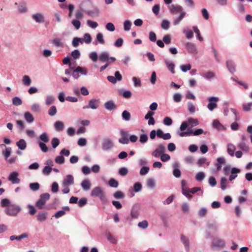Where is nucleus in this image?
Wrapping results in <instances>:
<instances>
[{
	"mask_svg": "<svg viewBox=\"0 0 252 252\" xmlns=\"http://www.w3.org/2000/svg\"><path fill=\"white\" fill-rule=\"evenodd\" d=\"M83 39L84 40L87 44H89L92 41V37L89 33H87L84 34Z\"/></svg>",
	"mask_w": 252,
	"mask_h": 252,
	"instance_id": "obj_53",
	"label": "nucleus"
},
{
	"mask_svg": "<svg viewBox=\"0 0 252 252\" xmlns=\"http://www.w3.org/2000/svg\"><path fill=\"white\" fill-rule=\"evenodd\" d=\"M23 82L24 85L29 86L31 84V80L28 75H24L23 78Z\"/></svg>",
	"mask_w": 252,
	"mask_h": 252,
	"instance_id": "obj_38",
	"label": "nucleus"
},
{
	"mask_svg": "<svg viewBox=\"0 0 252 252\" xmlns=\"http://www.w3.org/2000/svg\"><path fill=\"white\" fill-rule=\"evenodd\" d=\"M39 187V184L38 183H33L30 184V189L33 191L38 190Z\"/></svg>",
	"mask_w": 252,
	"mask_h": 252,
	"instance_id": "obj_47",
	"label": "nucleus"
},
{
	"mask_svg": "<svg viewBox=\"0 0 252 252\" xmlns=\"http://www.w3.org/2000/svg\"><path fill=\"white\" fill-rule=\"evenodd\" d=\"M109 184L111 187L117 188L118 186V182L114 179H111L109 181Z\"/></svg>",
	"mask_w": 252,
	"mask_h": 252,
	"instance_id": "obj_58",
	"label": "nucleus"
},
{
	"mask_svg": "<svg viewBox=\"0 0 252 252\" xmlns=\"http://www.w3.org/2000/svg\"><path fill=\"white\" fill-rule=\"evenodd\" d=\"M39 138L40 140L44 143H47L49 141V137L48 134L46 132L43 133L40 135Z\"/></svg>",
	"mask_w": 252,
	"mask_h": 252,
	"instance_id": "obj_35",
	"label": "nucleus"
},
{
	"mask_svg": "<svg viewBox=\"0 0 252 252\" xmlns=\"http://www.w3.org/2000/svg\"><path fill=\"white\" fill-rule=\"evenodd\" d=\"M114 196L116 199H122L124 197V194L121 191H117L114 194Z\"/></svg>",
	"mask_w": 252,
	"mask_h": 252,
	"instance_id": "obj_49",
	"label": "nucleus"
},
{
	"mask_svg": "<svg viewBox=\"0 0 252 252\" xmlns=\"http://www.w3.org/2000/svg\"><path fill=\"white\" fill-rule=\"evenodd\" d=\"M186 48L190 53H196V49L195 45L191 43L188 42L186 45Z\"/></svg>",
	"mask_w": 252,
	"mask_h": 252,
	"instance_id": "obj_16",
	"label": "nucleus"
},
{
	"mask_svg": "<svg viewBox=\"0 0 252 252\" xmlns=\"http://www.w3.org/2000/svg\"><path fill=\"white\" fill-rule=\"evenodd\" d=\"M32 18L37 23H43L44 22V17L41 13L32 15Z\"/></svg>",
	"mask_w": 252,
	"mask_h": 252,
	"instance_id": "obj_15",
	"label": "nucleus"
},
{
	"mask_svg": "<svg viewBox=\"0 0 252 252\" xmlns=\"http://www.w3.org/2000/svg\"><path fill=\"white\" fill-rule=\"evenodd\" d=\"M170 23L166 20H164L161 23V27L165 30H167L169 28Z\"/></svg>",
	"mask_w": 252,
	"mask_h": 252,
	"instance_id": "obj_61",
	"label": "nucleus"
},
{
	"mask_svg": "<svg viewBox=\"0 0 252 252\" xmlns=\"http://www.w3.org/2000/svg\"><path fill=\"white\" fill-rule=\"evenodd\" d=\"M147 185L149 188H153L155 186V182L154 179L152 178L148 179L147 180Z\"/></svg>",
	"mask_w": 252,
	"mask_h": 252,
	"instance_id": "obj_50",
	"label": "nucleus"
},
{
	"mask_svg": "<svg viewBox=\"0 0 252 252\" xmlns=\"http://www.w3.org/2000/svg\"><path fill=\"white\" fill-rule=\"evenodd\" d=\"M238 147L244 152H248L249 150V146L244 142H241L239 143Z\"/></svg>",
	"mask_w": 252,
	"mask_h": 252,
	"instance_id": "obj_33",
	"label": "nucleus"
},
{
	"mask_svg": "<svg viewBox=\"0 0 252 252\" xmlns=\"http://www.w3.org/2000/svg\"><path fill=\"white\" fill-rule=\"evenodd\" d=\"M50 196V194L48 193L41 194L40 196L39 199L36 203V207L39 209L44 208L46 202L49 199Z\"/></svg>",
	"mask_w": 252,
	"mask_h": 252,
	"instance_id": "obj_4",
	"label": "nucleus"
},
{
	"mask_svg": "<svg viewBox=\"0 0 252 252\" xmlns=\"http://www.w3.org/2000/svg\"><path fill=\"white\" fill-rule=\"evenodd\" d=\"M18 11L20 13H25L28 11L26 2H22L19 4Z\"/></svg>",
	"mask_w": 252,
	"mask_h": 252,
	"instance_id": "obj_29",
	"label": "nucleus"
},
{
	"mask_svg": "<svg viewBox=\"0 0 252 252\" xmlns=\"http://www.w3.org/2000/svg\"><path fill=\"white\" fill-rule=\"evenodd\" d=\"M105 108L108 110H112L117 108L116 105L112 100L108 101L104 104Z\"/></svg>",
	"mask_w": 252,
	"mask_h": 252,
	"instance_id": "obj_20",
	"label": "nucleus"
},
{
	"mask_svg": "<svg viewBox=\"0 0 252 252\" xmlns=\"http://www.w3.org/2000/svg\"><path fill=\"white\" fill-rule=\"evenodd\" d=\"M91 195L92 196L98 197L103 203H106L107 201L104 191L100 187L94 188L92 190Z\"/></svg>",
	"mask_w": 252,
	"mask_h": 252,
	"instance_id": "obj_2",
	"label": "nucleus"
},
{
	"mask_svg": "<svg viewBox=\"0 0 252 252\" xmlns=\"http://www.w3.org/2000/svg\"><path fill=\"white\" fill-rule=\"evenodd\" d=\"M99 60L103 62L109 61V54L107 52H104L101 53L99 57Z\"/></svg>",
	"mask_w": 252,
	"mask_h": 252,
	"instance_id": "obj_24",
	"label": "nucleus"
},
{
	"mask_svg": "<svg viewBox=\"0 0 252 252\" xmlns=\"http://www.w3.org/2000/svg\"><path fill=\"white\" fill-rule=\"evenodd\" d=\"M55 99L53 96L48 95L46 97L45 103L47 105L49 106L54 103Z\"/></svg>",
	"mask_w": 252,
	"mask_h": 252,
	"instance_id": "obj_34",
	"label": "nucleus"
},
{
	"mask_svg": "<svg viewBox=\"0 0 252 252\" xmlns=\"http://www.w3.org/2000/svg\"><path fill=\"white\" fill-rule=\"evenodd\" d=\"M168 8L170 12L173 14H176L178 13H180V16L174 19L173 24L177 25L182 20L186 15V13L183 11V7L178 5L171 4L168 6Z\"/></svg>",
	"mask_w": 252,
	"mask_h": 252,
	"instance_id": "obj_1",
	"label": "nucleus"
},
{
	"mask_svg": "<svg viewBox=\"0 0 252 252\" xmlns=\"http://www.w3.org/2000/svg\"><path fill=\"white\" fill-rule=\"evenodd\" d=\"M179 135L181 137H184V136H189L191 135H193V129H190V128L188 129L187 131H182L180 132Z\"/></svg>",
	"mask_w": 252,
	"mask_h": 252,
	"instance_id": "obj_27",
	"label": "nucleus"
},
{
	"mask_svg": "<svg viewBox=\"0 0 252 252\" xmlns=\"http://www.w3.org/2000/svg\"><path fill=\"white\" fill-rule=\"evenodd\" d=\"M185 181H182V193L183 194L185 195L188 199H190L192 198V195H191L190 192L187 190V188H185L184 187V186Z\"/></svg>",
	"mask_w": 252,
	"mask_h": 252,
	"instance_id": "obj_30",
	"label": "nucleus"
},
{
	"mask_svg": "<svg viewBox=\"0 0 252 252\" xmlns=\"http://www.w3.org/2000/svg\"><path fill=\"white\" fill-rule=\"evenodd\" d=\"M142 189V185L139 182H137L134 184L133 186V189L134 191L138 192L141 190Z\"/></svg>",
	"mask_w": 252,
	"mask_h": 252,
	"instance_id": "obj_56",
	"label": "nucleus"
},
{
	"mask_svg": "<svg viewBox=\"0 0 252 252\" xmlns=\"http://www.w3.org/2000/svg\"><path fill=\"white\" fill-rule=\"evenodd\" d=\"M165 151V147L162 144L158 146L157 148L153 152L152 155L156 158H158Z\"/></svg>",
	"mask_w": 252,
	"mask_h": 252,
	"instance_id": "obj_8",
	"label": "nucleus"
},
{
	"mask_svg": "<svg viewBox=\"0 0 252 252\" xmlns=\"http://www.w3.org/2000/svg\"><path fill=\"white\" fill-rule=\"evenodd\" d=\"M188 108L189 112L191 114L194 113L196 111L195 106L190 102L188 103Z\"/></svg>",
	"mask_w": 252,
	"mask_h": 252,
	"instance_id": "obj_40",
	"label": "nucleus"
},
{
	"mask_svg": "<svg viewBox=\"0 0 252 252\" xmlns=\"http://www.w3.org/2000/svg\"><path fill=\"white\" fill-rule=\"evenodd\" d=\"M11 151V148L10 147H6L5 151H2V154L5 157V159H7V158L10 156Z\"/></svg>",
	"mask_w": 252,
	"mask_h": 252,
	"instance_id": "obj_44",
	"label": "nucleus"
},
{
	"mask_svg": "<svg viewBox=\"0 0 252 252\" xmlns=\"http://www.w3.org/2000/svg\"><path fill=\"white\" fill-rule=\"evenodd\" d=\"M164 63L166 65L167 68L172 73H175V70H174V67L175 65L174 64L171 62L170 61H168L167 59L164 60Z\"/></svg>",
	"mask_w": 252,
	"mask_h": 252,
	"instance_id": "obj_23",
	"label": "nucleus"
},
{
	"mask_svg": "<svg viewBox=\"0 0 252 252\" xmlns=\"http://www.w3.org/2000/svg\"><path fill=\"white\" fill-rule=\"evenodd\" d=\"M20 211V207L16 205H10L8 206L5 210L6 213L8 215L12 216H16Z\"/></svg>",
	"mask_w": 252,
	"mask_h": 252,
	"instance_id": "obj_5",
	"label": "nucleus"
},
{
	"mask_svg": "<svg viewBox=\"0 0 252 252\" xmlns=\"http://www.w3.org/2000/svg\"><path fill=\"white\" fill-rule=\"evenodd\" d=\"M16 145L22 150H25L27 147V143L24 139H20L19 141L17 142Z\"/></svg>",
	"mask_w": 252,
	"mask_h": 252,
	"instance_id": "obj_25",
	"label": "nucleus"
},
{
	"mask_svg": "<svg viewBox=\"0 0 252 252\" xmlns=\"http://www.w3.org/2000/svg\"><path fill=\"white\" fill-rule=\"evenodd\" d=\"M52 146L53 148H56L60 144V141L57 138H53L51 141Z\"/></svg>",
	"mask_w": 252,
	"mask_h": 252,
	"instance_id": "obj_55",
	"label": "nucleus"
},
{
	"mask_svg": "<svg viewBox=\"0 0 252 252\" xmlns=\"http://www.w3.org/2000/svg\"><path fill=\"white\" fill-rule=\"evenodd\" d=\"M100 104V100L96 99H92L89 101V104L83 107V109L92 108L93 109H97Z\"/></svg>",
	"mask_w": 252,
	"mask_h": 252,
	"instance_id": "obj_6",
	"label": "nucleus"
},
{
	"mask_svg": "<svg viewBox=\"0 0 252 252\" xmlns=\"http://www.w3.org/2000/svg\"><path fill=\"white\" fill-rule=\"evenodd\" d=\"M226 65L230 72L233 73L235 71V65L232 61H227Z\"/></svg>",
	"mask_w": 252,
	"mask_h": 252,
	"instance_id": "obj_26",
	"label": "nucleus"
},
{
	"mask_svg": "<svg viewBox=\"0 0 252 252\" xmlns=\"http://www.w3.org/2000/svg\"><path fill=\"white\" fill-rule=\"evenodd\" d=\"M54 127L57 131H61L63 130L64 126L62 122L58 121L54 124Z\"/></svg>",
	"mask_w": 252,
	"mask_h": 252,
	"instance_id": "obj_22",
	"label": "nucleus"
},
{
	"mask_svg": "<svg viewBox=\"0 0 252 252\" xmlns=\"http://www.w3.org/2000/svg\"><path fill=\"white\" fill-rule=\"evenodd\" d=\"M212 244L214 246L223 248L225 245V241L219 238H215L212 241Z\"/></svg>",
	"mask_w": 252,
	"mask_h": 252,
	"instance_id": "obj_9",
	"label": "nucleus"
},
{
	"mask_svg": "<svg viewBox=\"0 0 252 252\" xmlns=\"http://www.w3.org/2000/svg\"><path fill=\"white\" fill-rule=\"evenodd\" d=\"M53 168L49 166H46L42 170V173L46 175H49L52 171Z\"/></svg>",
	"mask_w": 252,
	"mask_h": 252,
	"instance_id": "obj_39",
	"label": "nucleus"
},
{
	"mask_svg": "<svg viewBox=\"0 0 252 252\" xmlns=\"http://www.w3.org/2000/svg\"><path fill=\"white\" fill-rule=\"evenodd\" d=\"M55 161L58 164H63L64 162V158L63 156H58L55 158Z\"/></svg>",
	"mask_w": 252,
	"mask_h": 252,
	"instance_id": "obj_59",
	"label": "nucleus"
},
{
	"mask_svg": "<svg viewBox=\"0 0 252 252\" xmlns=\"http://www.w3.org/2000/svg\"><path fill=\"white\" fill-rule=\"evenodd\" d=\"M71 56L74 59H78L80 56V52L78 50H75L71 53Z\"/></svg>",
	"mask_w": 252,
	"mask_h": 252,
	"instance_id": "obj_62",
	"label": "nucleus"
},
{
	"mask_svg": "<svg viewBox=\"0 0 252 252\" xmlns=\"http://www.w3.org/2000/svg\"><path fill=\"white\" fill-rule=\"evenodd\" d=\"M107 238L112 244H115L117 243V239L110 233H109L107 234Z\"/></svg>",
	"mask_w": 252,
	"mask_h": 252,
	"instance_id": "obj_41",
	"label": "nucleus"
},
{
	"mask_svg": "<svg viewBox=\"0 0 252 252\" xmlns=\"http://www.w3.org/2000/svg\"><path fill=\"white\" fill-rule=\"evenodd\" d=\"M199 125V122L197 119L189 118L188 121L182 122L180 129L181 131H185L188 127L191 128Z\"/></svg>",
	"mask_w": 252,
	"mask_h": 252,
	"instance_id": "obj_3",
	"label": "nucleus"
},
{
	"mask_svg": "<svg viewBox=\"0 0 252 252\" xmlns=\"http://www.w3.org/2000/svg\"><path fill=\"white\" fill-rule=\"evenodd\" d=\"M83 41V38H78V37H75L73 38V41H72V45L76 47L78 46L79 43H82Z\"/></svg>",
	"mask_w": 252,
	"mask_h": 252,
	"instance_id": "obj_36",
	"label": "nucleus"
},
{
	"mask_svg": "<svg viewBox=\"0 0 252 252\" xmlns=\"http://www.w3.org/2000/svg\"><path fill=\"white\" fill-rule=\"evenodd\" d=\"M173 123L172 120L168 117H166L163 120V124L166 126H170Z\"/></svg>",
	"mask_w": 252,
	"mask_h": 252,
	"instance_id": "obj_64",
	"label": "nucleus"
},
{
	"mask_svg": "<svg viewBox=\"0 0 252 252\" xmlns=\"http://www.w3.org/2000/svg\"><path fill=\"white\" fill-rule=\"evenodd\" d=\"M139 215V212L138 210L135 208H133L131 211V216L132 218L136 219L137 218L138 216Z\"/></svg>",
	"mask_w": 252,
	"mask_h": 252,
	"instance_id": "obj_57",
	"label": "nucleus"
},
{
	"mask_svg": "<svg viewBox=\"0 0 252 252\" xmlns=\"http://www.w3.org/2000/svg\"><path fill=\"white\" fill-rule=\"evenodd\" d=\"M52 43L56 47L63 48L64 47V43L63 40L60 38H55L52 40Z\"/></svg>",
	"mask_w": 252,
	"mask_h": 252,
	"instance_id": "obj_17",
	"label": "nucleus"
},
{
	"mask_svg": "<svg viewBox=\"0 0 252 252\" xmlns=\"http://www.w3.org/2000/svg\"><path fill=\"white\" fill-rule=\"evenodd\" d=\"M235 146L231 143H229L227 145V151L229 155L231 157H233L234 155V152L235 151Z\"/></svg>",
	"mask_w": 252,
	"mask_h": 252,
	"instance_id": "obj_21",
	"label": "nucleus"
},
{
	"mask_svg": "<svg viewBox=\"0 0 252 252\" xmlns=\"http://www.w3.org/2000/svg\"><path fill=\"white\" fill-rule=\"evenodd\" d=\"M77 70L79 71V74L86 75L87 74V69L86 67H83L81 66L77 67Z\"/></svg>",
	"mask_w": 252,
	"mask_h": 252,
	"instance_id": "obj_51",
	"label": "nucleus"
},
{
	"mask_svg": "<svg viewBox=\"0 0 252 252\" xmlns=\"http://www.w3.org/2000/svg\"><path fill=\"white\" fill-rule=\"evenodd\" d=\"M122 117L126 121H129L130 119V114L126 110H125L122 113Z\"/></svg>",
	"mask_w": 252,
	"mask_h": 252,
	"instance_id": "obj_46",
	"label": "nucleus"
},
{
	"mask_svg": "<svg viewBox=\"0 0 252 252\" xmlns=\"http://www.w3.org/2000/svg\"><path fill=\"white\" fill-rule=\"evenodd\" d=\"M201 75L206 79H210L215 77V74L212 71H206L201 74Z\"/></svg>",
	"mask_w": 252,
	"mask_h": 252,
	"instance_id": "obj_28",
	"label": "nucleus"
},
{
	"mask_svg": "<svg viewBox=\"0 0 252 252\" xmlns=\"http://www.w3.org/2000/svg\"><path fill=\"white\" fill-rule=\"evenodd\" d=\"M18 175L19 174L17 172H13L9 175L8 180L12 184H18L20 181V180L18 178Z\"/></svg>",
	"mask_w": 252,
	"mask_h": 252,
	"instance_id": "obj_11",
	"label": "nucleus"
},
{
	"mask_svg": "<svg viewBox=\"0 0 252 252\" xmlns=\"http://www.w3.org/2000/svg\"><path fill=\"white\" fill-rule=\"evenodd\" d=\"M96 38L97 41L101 44H104L105 43L104 40L103 39V34L101 33H98L96 35Z\"/></svg>",
	"mask_w": 252,
	"mask_h": 252,
	"instance_id": "obj_63",
	"label": "nucleus"
},
{
	"mask_svg": "<svg viewBox=\"0 0 252 252\" xmlns=\"http://www.w3.org/2000/svg\"><path fill=\"white\" fill-rule=\"evenodd\" d=\"M213 126L218 130H221L223 128V126L220 123L218 120H215L213 122Z\"/></svg>",
	"mask_w": 252,
	"mask_h": 252,
	"instance_id": "obj_37",
	"label": "nucleus"
},
{
	"mask_svg": "<svg viewBox=\"0 0 252 252\" xmlns=\"http://www.w3.org/2000/svg\"><path fill=\"white\" fill-rule=\"evenodd\" d=\"M217 163H215V165L217 167V171H220L221 169V165L224 164L225 163V159L223 157L218 158L217 159Z\"/></svg>",
	"mask_w": 252,
	"mask_h": 252,
	"instance_id": "obj_13",
	"label": "nucleus"
},
{
	"mask_svg": "<svg viewBox=\"0 0 252 252\" xmlns=\"http://www.w3.org/2000/svg\"><path fill=\"white\" fill-rule=\"evenodd\" d=\"M81 186L84 190H88L91 187V183L89 179H85L81 183Z\"/></svg>",
	"mask_w": 252,
	"mask_h": 252,
	"instance_id": "obj_19",
	"label": "nucleus"
},
{
	"mask_svg": "<svg viewBox=\"0 0 252 252\" xmlns=\"http://www.w3.org/2000/svg\"><path fill=\"white\" fill-rule=\"evenodd\" d=\"M48 213L45 212H40L36 216L37 220L39 221H44L47 218Z\"/></svg>",
	"mask_w": 252,
	"mask_h": 252,
	"instance_id": "obj_18",
	"label": "nucleus"
},
{
	"mask_svg": "<svg viewBox=\"0 0 252 252\" xmlns=\"http://www.w3.org/2000/svg\"><path fill=\"white\" fill-rule=\"evenodd\" d=\"M240 170L236 168H233L231 171V175L229 176V181H232L234 180L237 177V174L240 172Z\"/></svg>",
	"mask_w": 252,
	"mask_h": 252,
	"instance_id": "obj_14",
	"label": "nucleus"
},
{
	"mask_svg": "<svg viewBox=\"0 0 252 252\" xmlns=\"http://www.w3.org/2000/svg\"><path fill=\"white\" fill-rule=\"evenodd\" d=\"M12 103L14 105H20L22 103V101L20 98L18 97H15L12 99Z\"/></svg>",
	"mask_w": 252,
	"mask_h": 252,
	"instance_id": "obj_52",
	"label": "nucleus"
},
{
	"mask_svg": "<svg viewBox=\"0 0 252 252\" xmlns=\"http://www.w3.org/2000/svg\"><path fill=\"white\" fill-rule=\"evenodd\" d=\"M57 108L55 106H51L48 110V114L50 116H53L57 113Z\"/></svg>",
	"mask_w": 252,
	"mask_h": 252,
	"instance_id": "obj_45",
	"label": "nucleus"
},
{
	"mask_svg": "<svg viewBox=\"0 0 252 252\" xmlns=\"http://www.w3.org/2000/svg\"><path fill=\"white\" fill-rule=\"evenodd\" d=\"M209 103L207 107L210 111H213L215 108H217V102L219 101V98L216 97H210L208 98Z\"/></svg>",
	"mask_w": 252,
	"mask_h": 252,
	"instance_id": "obj_7",
	"label": "nucleus"
},
{
	"mask_svg": "<svg viewBox=\"0 0 252 252\" xmlns=\"http://www.w3.org/2000/svg\"><path fill=\"white\" fill-rule=\"evenodd\" d=\"M113 146V143L111 140L109 138L105 139L102 143V149L104 150H108Z\"/></svg>",
	"mask_w": 252,
	"mask_h": 252,
	"instance_id": "obj_10",
	"label": "nucleus"
},
{
	"mask_svg": "<svg viewBox=\"0 0 252 252\" xmlns=\"http://www.w3.org/2000/svg\"><path fill=\"white\" fill-rule=\"evenodd\" d=\"M39 146L42 152L46 153L48 151V148L44 143L41 142H39Z\"/></svg>",
	"mask_w": 252,
	"mask_h": 252,
	"instance_id": "obj_60",
	"label": "nucleus"
},
{
	"mask_svg": "<svg viewBox=\"0 0 252 252\" xmlns=\"http://www.w3.org/2000/svg\"><path fill=\"white\" fill-rule=\"evenodd\" d=\"M131 22L129 20H126L124 22V30L126 31H128L130 30L131 26Z\"/></svg>",
	"mask_w": 252,
	"mask_h": 252,
	"instance_id": "obj_43",
	"label": "nucleus"
},
{
	"mask_svg": "<svg viewBox=\"0 0 252 252\" xmlns=\"http://www.w3.org/2000/svg\"><path fill=\"white\" fill-rule=\"evenodd\" d=\"M252 107V102H249L243 104V109L245 111H249L251 110Z\"/></svg>",
	"mask_w": 252,
	"mask_h": 252,
	"instance_id": "obj_54",
	"label": "nucleus"
},
{
	"mask_svg": "<svg viewBox=\"0 0 252 252\" xmlns=\"http://www.w3.org/2000/svg\"><path fill=\"white\" fill-rule=\"evenodd\" d=\"M74 184V178L72 175H68L63 181V186H69Z\"/></svg>",
	"mask_w": 252,
	"mask_h": 252,
	"instance_id": "obj_12",
	"label": "nucleus"
},
{
	"mask_svg": "<svg viewBox=\"0 0 252 252\" xmlns=\"http://www.w3.org/2000/svg\"><path fill=\"white\" fill-rule=\"evenodd\" d=\"M227 185V179L224 178L222 177L221 178L220 180V186L222 190H225L226 188V186Z\"/></svg>",
	"mask_w": 252,
	"mask_h": 252,
	"instance_id": "obj_42",
	"label": "nucleus"
},
{
	"mask_svg": "<svg viewBox=\"0 0 252 252\" xmlns=\"http://www.w3.org/2000/svg\"><path fill=\"white\" fill-rule=\"evenodd\" d=\"M197 164L200 166H203L204 164H206L207 166H208L210 164V161H209L206 158H202L198 160Z\"/></svg>",
	"mask_w": 252,
	"mask_h": 252,
	"instance_id": "obj_32",
	"label": "nucleus"
},
{
	"mask_svg": "<svg viewBox=\"0 0 252 252\" xmlns=\"http://www.w3.org/2000/svg\"><path fill=\"white\" fill-rule=\"evenodd\" d=\"M183 32L186 34V37L188 39L191 38L193 36L192 31L190 30H184Z\"/></svg>",
	"mask_w": 252,
	"mask_h": 252,
	"instance_id": "obj_48",
	"label": "nucleus"
},
{
	"mask_svg": "<svg viewBox=\"0 0 252 252\" xmlns=\"http://www.w3.org/2000/svg\"><path fill=\"white\" fill-rule=\"evenodd\" d=\"M24 117L27 122L31 123L33 122L34 118L29 112H26L24 114Z\"/></svg>",
	"mask_w": 252,
	"mask_h": 252,
	"instance_id": "obj_31",
	"label": "nucleus"
}]
</instances>
